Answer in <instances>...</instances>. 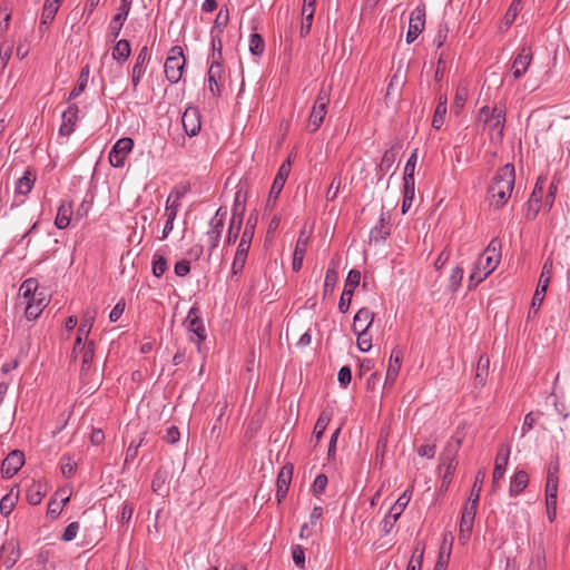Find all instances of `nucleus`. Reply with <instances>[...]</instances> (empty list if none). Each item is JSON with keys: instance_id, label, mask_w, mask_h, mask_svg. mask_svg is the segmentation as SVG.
<instances>
[{"instance_id": "nucleus-1", "label": "nucleus", "mask_w": 570, "mask_h": 570, "mask_svg": "<svg viewBox=\"0 0 570 570\" xmlns=\"http://www.w3.org/2000/svg\"><path fill=\"white\" fill-rule=\"evenodd\" d=\"M515 183V169L513 164L500 167L488 188L490 205L497 209L502 208L510 199Z\"/></svg>"}, {"instance_id": "nucleus-2", "label": "nucleus", "mask_w": 570, "mask_h": 570, "mask_svg": "<svg viewBox=\"0 0 570 570\" xmlns=\"http://www.w3.org/2000/svg\"><path fill=\"white\" fill-rule=\"evenodd\" d=\"M501 261V240L494 237L490 240L483 253L475 262L474 268L469 276V288L476 287L491 273L495 271Z\"/></svg>"}, {"instance_id": "nucleus-3", "label": "nucleus", "mask_w": 570, "mask_h": 570, "mask_svg": "<svg viewBox=\"0 0 570 570\" xmlns=\"http://www.w3.org/2000/svg\"><path fill=\"white\" fill-rule=\"evenodd\" d=\"M505 108L495 105L494 107L483 106L479 110V120L484 124L492 141L500 142L503 139L505 126Z\"/></svg>"}, {"instance_id": "nucleus-4", "label": "nucleus", "mask_w": 570, "mask_h": 570, "mask_svg": "<svg viewBox=\"0 0 570 570\" xmlns=\"http://www.w3.org/2000/svg\"><path fill=\"white\" fill-rule=\"evenodd\" d=\"M331 99V87L322 86L318 95L315 99V102L312 107L308 121H307V130L309 132H315L318 130L321 125L324 121V118L327 114V107Z\"/></svg>"}, {"instance_id": "nucleus-5", "label": "nucleus", "mask_w": 570, "mask_h": 570, "mask_svg": "<svg viewBox=\"0 0 570 570\" xmlns=\"http://www.w3.org/2000/svg\"><path fill=\"white\" fill-rule=\"evenodd\" d=\"M186 65L183 48L174 46L168 53L165 61V76L170 83H177L181 77Z\"/></svg>"}, {"instance_id": "nucleus-6", "label": "nucleus", "mask_w": 570, "mask_h": 570, "mask_svg": "<svg viewBox=\"0 0 570 570\" xmlns=\"http://www.w3.org/2000/svg\"><path fill=\"white\" fill-rule=\"evenodd\" d=\"M411 490H405L395 501V503L391 507L387 514L382 521V531L384 534H389L392 529L394 528L396 521L401 517V514L404 512L406 507L410 503L411 500Z\"/></svg>"}, {"instance_id": "nucleus-7", "label": "nucleus", "mask_w": 570, "mask_h": 570, "mask_svg": "<svg viewBox=\"0 0 570 570\" xmlns=\"http://www.w3.org/2000/svg\"><path fill=\"white\" fill-rule=\"evenodd\" d=\"M184 193L180 190H175L169 194L166 200L165 206V216H166V223L163 229L161 239H165L168 237V235L174 229V222L177 217V213L180 208V199L183 198Z\"/></svg>"}, {"instance_id": "nucleus-8", "label": "nucleus", "mask_w": 570, "mask_h": 570, "mask_svg": "<svg viewBox=\"0 0 570 570\" xmlns=\"http://www.w3.org/2000/svg\"><path fill=\"white\" fill-rule=\"evenodd\" d=\"M552 269L553 262L551 258H548L542 266L539 283L532 297L531 308L535 311L542 305L544 301V296L551 281Z\"/></svg>"}, {"instance_id": "nucleus-9", "label": "nucleus", "mask_w": 570, "mask_h": 570, "mask_svg": "<svg viewBox=\"0 0 570 570\" xmlns=\"http://www.w3.org/2000/svg\"><path fill=\"white\" fill-rule=\"evenodd\" d=\"M186 323L188 331L193 334V336H190V341L197 345L198 352H200V345L206 340L207 334L196 307H191L189 309Z\"/></svg>"}, {"instance_id": "nucleus-10", "label": "nucleus", "mask_w": 570, "mask_h": 570, "mask_svg": "<svg viewBox=\"0 0 570 570\" xmlns=\"http://www.w3.org/2000/svg\"><path fill=\"white\" fill-rule=\"evenodd\" d=\"M132 148L134 140L131 138L124 137L118 139L109 153L110 165L115 168L122 167Z\"/></svg>"}, {"instance_id": "nucleus-11", "label": "nucleus", "mask_w": 570, "mask_h": 570, "mask_svg": "<svg viewBox=\"0 0 570 570\" xmlns=\"http://www.w3.org/2000/svg\"><path fill=\"white\" fill-rule=\"evenodd\" d=\"M361 281V273L357 269H351L347 274L343 293L338 302V309L341 313H346L350 308L352 297L355 288Z\"/></svg>"}, {"instance_id": "nucleus-12", "label": "nucleus", "mask_w": 570, "mask_h": 570, "mask_svg": "<svg viewBox=\"0 0 570 570\" xmlns=\"http://www.w3.org/2000/svg\"><path fill=\"white\" fill-rule=\"evenodd\" d=\"M425 27V8L417 6L410 14L409 30L406 33V42L413 43L422 33Z\"/></svg>"}, {"instance_id": "nucleus-13", "label": "nucleus", "mask_w": 570, "mask_h": 570, "mask_svg": "<svg viewBox=\"0 0 570 570\" xmlns=\"http://www.w3.org/2000/svg\"><path fill=\"white\" fill-rule=\"evenodd\" d=\"M150 57H151V53H150L149 48L147 46H144L140 48V50L138 51V53L135 58V63H134L132 70H131V83H132L135 91L137 90L142 77L146 72L147 65L150 60Z\"/></svg>"}, {"instance_id": "nucleus-14", "label": "nucleus", "mask_w": 570, "mask_h": 570, "mask_svg": "<svg viewBox=\"0 0 570 570\" xmlns=\"http://www.w3.org/2000/svg\"><path fill=\"white\" fill-rule=\"evenodd\" d=\"M543 184L544 180L542 178H538L535 186L527 203L525 218L528 220H533L541 209V202L544 194Z\"/></svg>"}, {"instance_id": "nucleus-15", "label": "nucleus", "mask_w": 570, "mask_h": 570, "mask_svg": "<svg viewBox=\"0 0 570 570\" xmlns=\"http://www.w3.org/2000/svg\"><path fill=\"white\" fill-rule=\"evenodd\" d=\"M24 464V454L20 450L11 451L2 461L1 473L4 478H12Z\"/></svg>"}, {"instance_id": "nucleus-16", "label": "nucleus", "mask_w": 570, "mask_h": 570, "mask_svg": "<svg viewBox=\"0 0 570 570\" xmlns=\"http://www.w3.org/2000/svg\"><path fill=\"white\" fill-rule=\"evenodd\" d=\"M532 62V51L529 47H521L512 62V75L514 79H519L528 71Z\"/></svg>"}, {"instance_id": "nucleus-17", "label": "nucleus", "mask_w": 570, "mask_h": 570, "mask_svg": "<svg viewBox=\"0 0 570 570\" xmlns=\"http://www.w3.org/2000/svg\"><path fill=\"white\" fill-rule=\"evenodd\" d=\"M402 358H403L402 351L399 347L393 348L391 352V355H390L385 381H384L385 389L393 386V384L395 383V381L399 376L400 370H401Z\"/></svg>"}, {"instance_id": "nucleus-18", "label": "nucleus", "mask_w": 570, "mask_h": 570, "mask_svg": "<svg viewBox=\"0 0 570 570\" xmlns=\"http://www.w3.org/2000/svg\"><path fill=\"white\" fill-rule=\"evenodd\" d=\"M79 108L76 104H70L67 109L62 112L61 124L59 127V135L69 137L73 130L78 120Z\"/></svg>"}, {"instance_id": "nucleus-19", "label": "nucleus", "mask_w": 570, "mask_h": 570, "mask_svg": "<svg viewBox=\"0 0 570 570\" xmlns=\"http://www.w3.org/2000/svg\"><path fill=\"white\" fill-rule=\"evenodd\" d=\"M181 124L185 132L188 136H196L202 127L200 115L198 109L194 107L187 108L183 114Z\"/></svg>"}, {"instance_id": "nucleus-20", "label": "nucleus", "mask_w": 570, "mask_h": 570, "mask_svg": "<svg viewBox=\"0 0 570 570\" xmlns=\"http://www.w3.org/2000/svg\"><path fill=\"white\" fill-rule=\"evenodd\" d=\"M293 465L292 464H285L278 475H277V480H276V499L278 502H282L286 495H287V492H288V489H289V485H291V482H292V476H293Z\"/></svg>"}, {"instance_id": "nucleus-21", "label": "nucleus", "mask_w": 570, "mask_h": 570, "mask_svg": "<svg viewBox=\"0 0 570 570\" xmlns=\"http://www.w3.org/2000/svg\"><path fill=\"white\" fill-rule=\"evenodd\" d=\"M510 458V446H502L499 449L495 464L493 469L492 485L495 488L500 480L503 479L505 469Z\"/></svg>"}, {"instance_id": "nucleus-22", "label": "nucleus", "mask_w": 570, "mask_h": 570, "mask_svg": "<svg viewBox=\"0 0 570 570\" xmlns=\"http://www.w3.org/2000/svg\"><path fill=\"white\" fill-rule=\"evenodd\" d=\"M291 168H292V160L288 157L285 161H283V164L279 166V168L277 170V174L274 178V181H273V185H272V188L269 191V197H274V198L278 197V195L281 194L282 189L284 188V185L289 176Z\"/></svg>"}, {"instance_id": "nucleus-23", "label": "nucleus", "mask_w": 570, "mask_h": 570, "mask_svg": "<svg viewBox=\"0 0 570 570\" xmlns=\"http://www.w3.org/2000/svg\"><path fill=\"white\" fill-rule=\"evenodd\" d=\"M218 215L219 210H216L214 217L209 222V228L206 233L207 243L210 252L218 246L224 228L223 219L219 218Z\"/></svg>"}, {"instance_id": "nucleus-24", "label": "nucleus", "mask_w": 570, "mask_h": 570, "mask_svg": "<svg viewBox=\"0 0 570 570\" xmlns=\"http://www.w3.org/2000/svg\"><path fill=\"white\" fill-rule=\"evenodd\" d=\"M250 245L252 244L247 243L245 239L239 240L233 263H232V274L233 275H238L243 272L245 264H246V259L248 256Z\"/></svg>"}, {"instance_id": "nucleus-25", "label": "nucleus", "mask_w": 570, "mask_h": 570, "mask_svg": "<svg viewBox=\"0 0 570 570\" xmlns=\"http://www.w3.org/2000/svg\"><path fill=\"white\" fill-rule=\"evenodd\" d=\"M391 234L390 218L386 217L385 213H382L379 219V224L375 225L370 232V240L380 243L385 240Z\"/></svg>"}, {"instance_id": "nucleus-26", "label": "nucleus", "mask_w": 570, "mask_h": 570, "mask_svg": "<svg viewBox=\"0 0 570 570\" xmlns=\"http://www.w3.org/2000/svg\"><path fill=\"white\" fill-rule=\"evenodd\" d=\"M374 321V313L368 308L363 307L358 309L353 320V332H367Z\"/></svg>"}, {"instance_id": "nucleus-27", "label": "nucleus", "mask_w": 570, "mask_h": 570, "mask_svg": "<svg viewBox=\"0 0 570 570\" xmlns=\"http://www.w3.org/2000/svg\"><path fill=\"white\" fill-rule=\"evenodd\" d=\"M46 306L47 299L45 295L27 298L24 308L26 318L29 321L37 320Z\"/></svg>"}, {"instance_id": "nucleus-28", "label": "nucleus", "mask_w": 570, "mask_h": 570, "mask_svg": "<svg viewBox=\"0 0 570 570\" xmlns=\"http://www.w3.org/2000/svg\"><path fill=\"white\" fill-rule=\"evenodd\" d=\"M73 215L72 203L69 200L61 202L58 207L55 225L58 229H66L71 223Z\"/></svg>"}, {"instance_id": "nucleus-29", "label": "nucleus", "mask_w": 570, "mask_h": 570, "mask_svg": "<svg viewBox=\"0 0 570 570\" xmlns=\"http://www.w3.org/2000/svg\"><path fill=\"white\" fill-rule=\"evenodd\" d=\"M478 492L475 498H469L468 502L462 509V515L460 520V527H473L474 519L478 510Z\"/></svg>"}, {"instance_id": "nucleus-30", "label": "nucleus", "mask_w": 570, "mask_h": 570, "mask_svg": "<svg viewBox=\"0 0 570 570\" xmlns=\"http://www.w3.org/2000/svg\"><path fill=\"white\" fill-rule=\"evenodd\" d=\"M529 483V475L525 471H517L510 481L509 494L514 498L522 493Z\"/></svg>"}, {"instance_id": "nucleus-31", "label": "nucleus", "mask_w": 570, "mask_h": 570, "mask_svg": "<svg viewBox=\"0 0 570 570\" xmlns=\"http://www.w3.org/2000/svg\"><path fill=\"white\" fill-rule=\"evenodd\" d=\"M128 12H126L124 9H118V12L112 17L109 26H108V37L112 41H115L121 31V28L125 23V21L128 18Z\"/></svg>"}, {"instance_id": "nucleus-32", "label": "nucleus", "mask_w": 570, "mask_h": 570, "mask_svg": "<svg viewBox=\"0 0 570 570\" xmlns=\"http://www.w3.org/2000/svg\"><path fill=\"white\" fill-rule=\"evenodd\" d=\"M338 279V272H337V265L334 263H331L328 266L325 279H324V287H323V296L326 297L331 295L334 292L335 285Z\"/></svg>"}, {"instance_id": "nucleus-33", "label": "nucleus", "mask_w": 570, "mask_h": 570, "mask_svg": "<svg viewBox=\"0 0 570 570\" xmlns=\"http://www.w3.org/2000/svg\"><path fill=\"white\" fill-rule=\"evenodd\" d=\"M306 248H307V238H305L303 236V234H301V236L297 239L295 250H294V256H293L292 266L295 272H297L302 268Z\"/></svg>"}, {"instance_id": "nucleus-34", "label": "nucleus", "mask_w": 570, "mask_h": 570, "mask_svg": "<svg viewBox=\"0 0 570 570\" xmlns=\"http://www.w3.org/2000/svg\"><path fill=\"white\" fill-rule=\"evenodd\" d=\"M46 495V488L40 482H32L27 489L26 498L31 505L39 504Z\"/></svg>"}, {"instance_id": "nucleus-35", "label": "nucleus", "mask_w": 570, "mask_h": 570, "mask_svg": "<svg viewBox=\"0 0 570 570\" xmlns=\"http://www.w3.org/2000/svg\"><path fill=\"white\" fill-rule=\"evenodd\" d=\"M131 48L130 43L126 39H120L116 42L112 49V58L119 62L124 63L130 56Z\"/></svg>"}, {"instance_id": "nucleus-36", "label": "nucleus", "mask_w": 570, "mask_h": 570, "mask_svg": "<svg viewBox=\"0 0 570 570\" xmlns=\"http://www.w3.org/2000/svg\"><path fill=\"white\" fill-rule=\"evenodd\" d=\"M38 288V281L36 278H28L21 284L19 292L24 299L43 296V293L39 292Z\"/></svg>"}, {"instance_id": "nucleus-37", "label": "nucleus", "mask_w": 570, "mask_h": 570, "mask_svg": "<svg viewBox=\"0 0 570 570\" xmlns=\"http://www.w3.org/2000/svg\"><path fill=\"white\" fill-rule=\"evenodd\" d=\"M88 79H89V67L86 66L82 68L81 72L79 75L77 85L69 94L68 100L76 99L85 91V89L88 85Z\"/></svg>"}, {"instance_id": "nucleus-38", "label": "nucleus", "mask_w": 570, "mask_h": 570, "mask_svg": "<svg viewBox=\"0 0 570 570\" xmlns=\"http://www.w3.org/2000/svg\"><path fill=\"white\" fill-rule=\"evenodd\" d=\"M96 315H97L96 309H89L88 308V309H86L83 312L81 323H80V325L78 327V332L81 335L88 336L90 334L91 328H92L94 323H95Z\"/></svg>"}, {"instance_id": "nucleus-39", "label": "nucleus", "mask_w": 570, "mask_h": 570, "mask_svg": "<svg viewBox=\"0 0 570 570\" xmlns=\"http://www.w3.org/2000/svg\"><path fill=\"white\" fill-rule=\"evenodd\" d=\"M60 4L46 0L42 13H41V24H49L53 21Z\"/></svg>"}, {"instance_id": "nucleus-40", "label": "nucleus", "mask_w": 570, "mask_h": 570, "mask_svg": "<svg viewBox=\"0 0 570 570\" xmlns=\"http://www.w3.org/2000/svg\"><path fill=\"white\" fill-rule=\"evenodd\" d=\"M521 0H513L511 2L503 17V24L505 28H509L515 21L519 12L521 11Z\"/></svg>"}, {"instance_id": "nucleus-41", "label": "nucleus", "mask_w": 570, "mask_h": 570, "mask_svg": "<svg viewBox=\"0 0 570 570\" xmlns=\"http://www.w3.org/2000/svg\"><path fill=\"white\" fill-rule=\"evenodd\" d=\"M558 482L559 478L553 476H547L546 481V501L557 502L558 499Z\"/></svg>"}, {"instance_id": "nucleus-42", "label": "nucleus", "mask_w": 570, "mask_h": 570, "mask_svg": "<svg viewBox=\"0 0 570 570\" xmlns=\"http://www.w3.org/2000/svg\"><path fill=\"white\" fill-rule=\"evenodd\" d=\"M166 271H167L166 258L163 255L155 253L153 256V262H151L153 275L155 277L159 278L165 274Z\"/></svg>"}, {"instance_id": "nucleus-43", "label": "nucleus", "mask_w": 570, "mask_h": 570, "mask_svg": "<svg viewBox=\"0 0 570 570\" xmlns=\"http://www.w3.org/2000/svg\"><path fill=\"white\" fill-rule=\"evenodd\" d=\"M249 51L253 56H262L265 51V41L259 33L249 36Z\"/></svg>"}, {"instance_id": "nucleus-44", "label": "nucleus", "mask_w": 570, "mask_h": 570, "mask_svg": "<svg viewBox=\"0 0 570 570\" xmlns=\"http://www.w3.org/2000/svg\"><path fill=\"white\" fill-rule=\"evenodd\" d=\"M228 21L229 11L227 8H222L216 16L210 33H214L215 31H217L218 35L222 33L225 27L228 24Z\"/></svg>"}, {"instance_id": "nucleus-45", "label": "nucleus", "mask_w": 570, "mask_h": 570, "mask_svg": "<svg viewBox=\"0 0 570 570\" xmlns=\"http://www.w3.org/2000/svg\"><path fill=\"white\" fill-rule=\"evenodd\" d=\"M35 178L31 177L29 171H26L24 175L17 181L16 193L21 195H27L31 191L33 187Z\"/></svg>"}, {"instance_id": "nucleus-46", "label": "nucleus", "mask_w": 570, "mask_h": 570, "mask_svg": "<svg viewBox=\"0 0 570 570\" xmlns=\"http://www.w3.org/2000/svg\"><path fill=\"white\" fill-rule=\"evenodd\" d=\"M244 213H245V199H242L240 191H237L235 194L230 219H233V220L239 219V222H243Z\"/></svg>"}, {"instance_id": "nucleus-47", "label": "nucleus", "mask_w": 570, "mask_h": 570, "mask_svg": "<svg viewBox=\"0 0 570 570\" xmlns=\"http://www.w3.org/2000/svg\"><path fill=\"white\" fill-rule=\"evenodd\" d=\"M257 219L258 218H257L256 214H250L248 216L245 228L242 233L240 239H245L247 243L252 244L254 233H255V227L257 224Z\"/></svg>"}, {"instance_id": "nucleus-48", "label": "nucleus", "mask_w": 570, "mask_h": 570, "mask_svg": "<svg viewBox=\"0 0 570 570\" xmlns=\"http://www.w3.org/2000/svg\"><path fill=\"white\" fill-rule=\"evenodd\" d=\"M17 499L18 497L14 495L13 493H8L4 497H2V499L0 500V512L2 515L8 517L12 512L17 503Z\"/></svg>"}, {"instance_id": "nucleus-49", "label": "nucleus", "mask_w": 570, "mask_h": 570, "mask_svg": "<svg viewBox=\"0 0 570 570\" xmlns=\"http://www.w3.org/2000/svg\"><path fill=\"white\" fill-rule=\"evenodd\" d=\"M330 415L325 412L321 413V415L318 416L316 423H315V426H314V431H313V434L315 436V439L317 441H320L330 423Z\"/></svg>"}, {"instance_id": "nucleus-50", "label": "nucleus", "mask_w": 570, "mask_h": 570, "mask_svg": "<svg viewBox=\"0 0 570 570\" xmlns=\"http://www.w3.org/2000/svg\"><path fill=\"white\" fill-rule=\"evenodd\" d=\"M490 366V360L485 355H481L479 357L478 364H476V374L475 377L479 380V383H483L485 377L488 376Z\"/></svg>"}, {"instance_id": "nucleus-51", "label": "nucleus", "mask_w": 570, "mask_h": 570, "mask_svg": "<svg viewBox=\"0 0 570 570\" xmlns=\"http://www.w3.org/2000/svg\"><path fill=\"white\" fill-rule=\"evenodd\" d=\"M166 482H167V472L163 471V470H158L154 474V478H153V481H151V490H153V492L160 494L161 491L165 488Z\"/></svg>"}, {"instance_id": "nucleus-52", "label": "nucleus", "mask_w": 570, "mask_h": 570, "mask_svg": "<svg viewBox=\"0 0 570 570\" xmlns=\"http://www.w3.org/2000/svg\"><path fill=\"white\" fill-rule=\"evenodd\" d=\"M242 225H243V222H239V219H237V220L230 219L227 236L225 239L226 244L230 245L237 240L239 232L242 229Z\"/></svg>"}, {"instance_id": "nucleus-53", "label": "nucleus", "mask_w": 570, "mask_h": 570, "mask_svg": "<svg viewBox=\"0 0 570 570\" xmlns=\"http://www.w3.org/2000/svg\"><path fill=\"white\" fill-rule=\"evenodd\" d=\"M463 269L459 266L452 269V273L449 278V289L451 292H456L459 289L463 279Z\"/></svg>"}, {"instance_id": "nucleus-54", "label": "nucleus", "mask_w": 570, "mask_h": 570, "mask_svg": "<svg viewBox=\"0 0 570 570\" xmlns=\"http://www.w3.org/2000/svg\"><path fill=\"white\" fill-rule=\"evenodd\" d=\"M212 35V55L209 57V59H217V60H222L223 59V42H222V39L219 37V35H214V33H210Z\"/></svg>"}, {"instance_id": "nucleus-55", "label": "nucleus", "mask_w": 570, "mask_h": 570, "mask_svg": "<svg viewBox=\"0 0 570 570\" xmlns=\"http://www.w3.org/2000/svg\"><path fill=\"white\" fill-rule=\"evenodd\" d=\"M469 90L468 87L464 85H460L456 88L455 96H454V108L461 109L465 105V101L468 99Z\"/></svg>"}, {"instance_id": "nucleus-56", "label": "nucleus", "mask_w": 570, "mask_h": 570, "mask_svg": "<svg viewBox=\"0 0 570 570\" xmlns=\"http://www.w3.org/2000/svg\"><path fill=\"white\" fill-rule=\"evenodd\" d=\"M224 73L222 60L209 59V68L207 72V78H217L222 79Z\"/></svg>"}, {"instance_id": "nucleus-57", "label": "nucleus", "mask_w": 570, "mask_h": 570, "mask_svg": "<svg viewBox=\"0 0 570 570\" xmlns=\"http://www.w3.org/2000/svg\"><path fill=\"white\" fill-rule=\"evenodd\" d=\"M302 16H303V22L301 26V35L306 36L311 31V27H312L313 18H314V11H312L309 9L308 10L302 9Z\"/></svg>"}, {"instance_id": "nucleus-58", "label": "nucleus", "mask_w": 570, "mask_h": 570, "mask_svg": "<svg viewBox=\"0 0 570 570\" xmlns=\"http://www.w3.org/2000/svg\"><path fill=\"white\" fill-rule=\"evenodd\" d=\"M357 336V347L361 352H368L372 348V337L367 332H354Z\"/></svg>"}, {"instance_id": "nucleus-59", "label": "nucleus", "mask_w": 570, "mask_h": 570, "mask_svg": "<svg viewBox=\"0 0 570 570\" xmlns=\"http://www.w3.org/2000/svg\"><path fill=\"white\" fill-rule=\"evenodd\" d=\"M539 416H540V413L534 414L533 412H529L528 414H525L522 426H521V438L525 436L527 433L533 429L534 423Z\"/></svg>"}, {"instance_id": "nucleus-60", "label": "nucleus", "mask_w": 570, "mask_h": 570, "mask_svg": "<svg viewBox=\"0 0 570 570\" xmlns=\"http://www.w3.org/2000/svg\"><path fill=\"white\" fill-rule=\"evenodd\" d=\"M327 483H328L327 476L323 473L318 474L312 484L313 493L315 495H321L325 491Z\"/></svg>"}, {"instance_id": "nucleus-61", "label": "nucleus", "mask_w": 570, "mask_h": 570, "mask_svg": "<svg viewBox=\"0 0 570 570\" xmlns=\"http://www.w3.org/2000/svg\"><path fill=\"white\" fill-rule=\"evenodd\" d=\"M394 163H395V153L392 149L386 150L382 156V159L380 163V170L384 171V173L389 171Z\"/></svg>"}, {"instance_id": "nucleus-62", "label": "nucleus", "mask_w": 570, "mask_h": 570, "mask_svg": "<svg viewBox=\"0 0 570 570\" xmlns=\"http://www.w3.org/2000/svg\"><path fill=\"white\" fill-rule=\"evenodd\" d=\"M417 157H419V150L414 149L405 164L404 176H409V177L413 176L414 177L415 168H416V164H417Z\"/></svg>"}, {"instance_id": "nucleus-63", "label": "nucleus", "mask_w": 570, "mask_h": 570, "mask_svg": "<svg viewBox=\"0 0 570 570\" xmlns=\"http://www.w3.org/2000/svg\"><path fill=\"white\" fill-rule=\"evenodd\" d=\"M79 528L80 525L77 521L69 523L61 535V540L65 542L72 541L77 537Z\"/></svg>"}, {"instance_id": "nucleus-64", "label": "nucleus", "mask_w": 570, "mask_h": 570, "mask_svg": "<svg viewBox=\"0 0 570 570\" xmlns=\"http://www.w3.org/2000/svg\"><path fill=\"white\" fill-rule=\"evenodd\" d=\"M446 110L448 109H444L441 107L435 108V111H434V115L432 118V127L434 129H440L443 126L444 120H445Z\"/></svg>"}]
</instances>
